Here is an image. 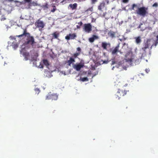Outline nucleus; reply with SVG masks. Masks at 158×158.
Segmentation results:
<instances>
[{
    "instance_id": "f257e3e1",
    "label": "nucleus",
    "mask_w": 158,
    "mask_h": 158,
    "mask_svg": "<svg viewBox=\"0 0 158 158\" xmlns=\"http://www.w3.org/2000/svg\"><path fill=\"white\" fill-rule=\"evenodd\" d=\"M131 10L135 11V13L144 17L148 14V8L144 6L139 7L137 4H133L131 6Z\"/></svg>"
},
{
    "instance_id": "f03ea898",
    "label": "nucleus",
    "mask_w": 158,
    "mask_h": 158,
    "mask_svg": "<svg viewBox=\"0 0 158 158\" xmlns=\"http://www.w3.org/2000/svg\"><path fill=\"white\" fill-rule=\"evenodd\" d=\"M23 34L16 36L19 37H22L23 36L27 37V41L24 43L25 44H30L31 45L35 43L34 39L32 36H31L30 34L27 32V29L26 28H23Z\"/></svg>"
},
{
    "instance_id": "7ed1b4c3",
    "label": "nucleus",
    "mask_w": 158,
    "mask_h": 158,
    "mask_svg": "<svg viewBox=\"0 0 158 158\" xmlns=\"http://www.w3.org/2000/svg\"><path fill=\"white\" fill-rule=\"evenodd\" d=\"M20 5H25L27 4V6L25 8L26 9H30L31 7L32 6H36L38 4L36 2H32L31 0H23V1L20 2Z\"/></svg>"
},
{
    "instance_id": "20e7f679",
    "label": "nucleus",
    "mask_w": 158,
    "mask_h": 158,
    "mask_svg": "<svg viewBox=\"0 0 158 158\" xmlns=\"http://www.w3.org/2000/svg\"><path fill=\"white\" fill-rule=\"evenodd\" d=\"M35 26L38 28L40 31L41 30L45 27V23L40 19L37 20L35 23Z\"/></svg>"
},
{
    "instance_id": "39448f33",
    "label": "nucleus",
    "mask_w": 158,
    "mask_h": 158,
    "mask_svg": "<svg viewBox=\"0 0 158 158\" xmlns=\"http://www.w3.org/2000/svg\"><path fill=\"white\" fill-rule=\"evenodd\" d=\"M127 91L124 89H119L115 95L116 98H118V99L121 97L127 94Z\"/></svg>"
},
{
    "instance_id": "423d86ee",
    "label": "nucleus",
    "mask_w": 158,
    "mask_h": 158,
    "mask_svg": "<svg viewBox=\"0 0 158 158\" xmlns=\"http://www.w3.org/2000/svg\"><path fill=\"white\" fill-rule=\"evenodd\" d=\"M58 98V96L56 94L49 93L46 96V100H56Z\"/></svg>"
},
{
    "instance_id": "0eeeda50",
    "label": "nucleus",
    "mask_w": 158,
    "mask_h": 158,
    "mask_svg": "<svg viewBox=\"0 0 158 158\" xmlns=\"http://www.w3.org/2000/svg\"><path fill=\"white\" fill-rule=\"evenodd\" d=\"M84 31L88 33H90L92 30V26L90 23L85 24L84 25Z\"/></svg>"
},
{
    "instance_id": "6e6552de",
    "label": "nucleus",
    "mask_w": 158,
    "mask_h": 158,
    "mask_svg": "<svg viewBox=\"0 0 158 158\" xmlns=\"http://www.w3.org/2000/svg\"><path fill=\"white\" fill-rule=\"evenodd\" d=\"M20 53L24 57L25 60H27L30 57V54L29 52H26L24 48H22L20 51Z\"/></svg>"
},
{
    "instance_id": "1a4fd4ad",
    "label": "nucleus",
    "mask_w": 158,
    "mask_h": 158,
    "mask_svg": "<svg viewBox=\"0 0 158 158\" xmlns=\"http://www.w3.org/2000/svg\"><path fill=\"white\" fill-rule=\"evenodd\" d=\"M119 47L120 44L119 43L115 47L113 48L111 51V53L112 55H114L116 54L118 52H119L120 53H122L121 51L119 50Z\"/></svg>"
},
{
    "instance_id": "9d476101",
    "label": "nucleus",
    "mask_w": 158,
    "mask_h": 158,
    "mask_svg": "<svg viewBox=\"0 0 158 158\" xmlns=\"http://www.w3.org/2000/svg\"><path fill=\"white\" fill-rule=\"evenodd\" d=\"M98 9L102 12L106 9L105 3L104 2H102L98 6Z\"/></svg>"
},
{
    "instance_id": "9b49d317",
    "label": "nucleus",
    "mask_w": 158,
    "mask_h": 158,
    "mask_svg": "<svg viewBox=\"0 0 158 158\" xmlns=\"http://www.w3.org/2000/svg\"><path fill=\"white\" fill-rule=\"evenodd\" d=\"M76 37L77 35L75 33L69 34L65 37V39L67 40H69L70 39H74Z\"/></svg>"
},
{
    "instance_id": "f8f14e48",
    "label": "nucleus",
    "mask_w": 158,
    "mask_h": 158,
    "mask_svg": "<svg viewBox=\"0 0 158 158\" xmlns=\"http://www.w3.org/2000/svg\"><path fill=\"white\" fill-rule=\"evenodd\" d=\"M84 66V65L83 64L79 63L78 64H75L73 66V68L77 71H80L81 69L83 68Z\"/></svg>"
},
{
    "instance_id": "ddd939ff",
    "label": "nucleus",
    "mask_w": 158,
    "mask_h": 158,
    "mask_svg": "<svg viewBox=\"0 0 158 158\" xmlns=\"http://www.w3.org/2000/svg\"><path fill=\"white\" fill-rule=\"evenodd\" d=\"M150 40H148L147 41L144 43V47H144V49H145L146 48L148 49L149 54H151V51L150 50H149L150 48H149V46L150 45Z\"/></svg>"
},
{
    "instance_id": "4468645a",
    "label": "nucleus",
    "mask_w": 158,
    "mask_h": 158,
    "mask_svg": "<svg viewBox=\"0 0 158 158\" xmlns=\"http://www.w3.org/2000/svg\"><path fill=\"white\" fill-rule=\"evenodd\" d=\"M144 47H142L140 50V51L141 52L140 53L141 54V57H144L146 56L147 51L148 49L146 48L144 49Z\"/></svg>"
},
{
    "instance_id": "2eb2a0df",
    "label": "nucleus",
    "mask_w": 158,
    "mask_h": 158,
    "mask_svg": "<svg viewBox=\"0 0 158 158\" xmlns=\"http://www.w3.org/2000/svg\"><path fill=\"white\" fill-rule=\"evenodd\" d=\"M101 45L103 49L107 50V47H109L110 46V44L106 42H103L102 43Z\"/></svg>"
},
{
    "instance_id": "dca6fc26",
    "label": "nucleus",
    "mask_w": 158,
    "mask_h": 158,
    "mask_svg": "<svg viewBox=\"0 0 158 158\" xmlns=\"http://www.w3.org/2000/svg\"><path fill=\"white\" fill-rule=\"evenodd\" d=\"M52 35L53 36V37L52 39H51V40H52V39H56L58 40H59L58 37L59 36L60 34L57 31L55 32H54L52 34Z\"/></svg>"
},
{
    "instance_id": "f3484780",
    "label": "nucleus",
    "mask_w": 158,
    "mask_h": 158,
    "mask_svg": "<svg viewBox=\"0 0 158 158\" xmlns=\"http://www.w3.org/2000/svg\"><path fill=\"white\" fill-rule=\"evenodd\" d=\"M75 62V60L72 57H70L69 58V60L66 61V63H68V65L70 66L72 63Z\"/></svg>"
},
{
    "instance_id": "a211bd4d",
    "label": "nucleus",
    "mask_w": 158,
    "mask_h": 158,
    "mask_svg": "<svg viewBox=\"0 0 158 158\" xmlns=\"http://www.w3.org/2000/svg\"><path fill=\"white\" fill-rule=\"evenodd\" d=\"M98 36L93 35L92 37L90 38L89 39V41L90 42L93 43L95 39H98Z\"/></svg>"
},
{
    "instance_id": "6ab92c4d",
    "label": "nucleus",
    "mask_w": 158,
    "mask_h": 158,
    "mask_svg": "<svg viewBox=\"0 0 158 158\" xmlns=\"http://www.w3.org/2000/svg\"><path fill=\"white\" fill-rule=\"evenodd\" d=\"M135 39V42L136 43L138 44H140L142 41L140 37H136Z\"/></svg>"
},
{
    "instance_id": "aec40b11",
    "label": "nucleus",
    "mask_w": 158,
    "mask_h": 158,
    "mask_svg": "<svg viewBox=\"0 0 158 158\" xmlns=\"http://www.w3.org/2000/svg\"><path fill=\"white\" fill-rule=\"evenodd\" d=\"M69 6L72 10H74L77 8V4L76 3H74L73 4H70L69 5Z\"/></svg>"
},
{
    "instance_id": "412c9836",
    "label": "nucleus",
    "mask_w": 158,
    "mask_h": 158,
    "mask_svg": "<svg viewBox=\"0 0 158 158\" xmlns=\"http://www.w3.org/2000/svg\"><path fill=\"white\" fill-rule=\"evenodd\" d=\"M115 33L113 31L109 32L108 33V35L112 38H113L115 36Z\"/></svg>"
},
{
    "instance_id": "4be33fe9",
    "label": "nucleus",
    "mask_w": 158,
    "mask_h": 158,
    "mask_svg": "<svg viewBox=\"0 0 158 158\" xmlns=\"http://www.w3.org/2000/svg\"><path fill=\"white\" fill-rule=\"evenodd\" d=\"M12 46L14 49H16L18 47V45L17 44H15L13 43L12 44Z\"/></svg>"
},
{
    "instance_id": "5701e85b",
    "label": "nucleus",
    "mask_w": 158,
    "mask_h": 158,
    "mask_svg": "<svg viewBox=\"0 0 158 158\" xmlns=\"http://www.w3.org/2000/svg\"><path fill=\"white\" fill-rule=\"evenodd\" d=\"M158 44V41H157V40H156L155 42L152 45H151V47L150 48V49H149V50H150L152 49V48L153 46H156Z\"/></svg>"
},
{
    "instance_id": "b1692460",
    "label": "nucleus",
    "mask_w": 158,
    "mask_h": 158,
    "mask_svg": "<svg viewBox=\"0 0 158 158\" xmlns=\"http://www.w3.org/2000/svg\"><path fill=\"white\" fill-rule=\"evenodd\" d=\"M80 80L82 81H88V79L87 77H83L80 78Z\"/></svg>"
},
{
    "instance_id": "393cba45",
    "label": "nucleus",
    "mask_w": 158,
    "mask_h": 158,
    "mask_svg": "<svg viewBox=\"0 0 158 158\" xmlns=\"http://www.w3.org/2000/svg\"><path fill=\"white\" fill-rule=\"evenodd\" d=\"M44 64L46 65H49V64L48 61L46 60H43Z\"/></svg>"
},
{
    "instance_id": "a878e982",
    "label": "nucleus",
    "mask_w": 158,
    "mask_h": 158,
    "mask_svg": "<svg viewBox=\"0 0 158 158\" xmlns=\"http://www.w3.org/2000/svg\"><path fill=\"white\" fill-rule=\"evenodd\" d=\"M80 52H77L75 53L73 55V56L75 58H76L80 54Z\"/></svg>"
},
{
    "instance_id": "bb28decb",
    "label": "nucleus",
    "mask_w": 158,
    "mask_h": 158,
    "mask_svg": "<svg viewBox=\"0 0 158 158\" xmlns=\"http://www.w3.org/2000/svg\"><path fill=\"white\" fill-rule=\"evenodd\" d=\"M52 7H53V8L52 10H51V12H54L56 11V7L55 6H53Z\"/></svg>"
},
{
    "instance_id": "cd10ccee",
    "label": "nucleus",
    "mask_w": 158,
    "mask_h": 158,
    "mask_svg": "<svg viewBox=\"0 0 158 158\" xmlns=\"http://www.w3.org/2000/svg\"><path fill=\"white\" fill-rule=\"evenodd\" d=\"M35 91L36 93H37V94H38L40 91L39 89L37 88L35 89Z\"/></svg>"
},
{
    "instance_id": "c85d7f7f",
    "label": "nucleus",
    "mask_w": 158,
    "mask_h": 158,
    "mask_svg": "<svg viewBox=\"0 0 158 158\" xmlns=\"http://www.w3.org/2000/svg\"><path fill=\"white\" fill-rule=\"evenodd\" d=\"M123 82H118V83H119V85L120 86V85L121 86H126L127 85V84H125V85H122V83Z\"/></svg>"
},
{
    "instance_id": "c756f323",
    "label": "nucleus",
    "mask_w": 158,
    "mask_h": 158,
    "mask_svg": "<svg viewBox=\"0 0 158 158\" xmlns=\"http://www.w3.org/2000/svg\"><path fill=\"white\" fill-rule=\"evenodd\" d=\"M158 6V3L157 2L155 3L152 5V6L153 7H156Z\"/></svg>"
},
{
    "instance_id": "7c9ffc66",
    "label": "nucleus",
    "mask_w": 158,
    "mask_h": 158,
    "mask_svg": "<svg viewBox=\"0 0 158 158\" xmlns=\"http://www.w3.org/2000/svg\"><path fill=\"white\" fill-rule=\"evenodd\" d=\"M6 18L3 15L1 17V18L0 19L1 21H3L6 19Z\"/></svg>"
},
{
    "instance_id": "2f4dec72",
    "label": "nucleus",
    "mask_w": 158,
    "mask_h": 158,
    "mask_svg": "<svg viewBox=\"0 0 158 158\" xmlns=\"http://www.w3.org/2000/svg\"><path fill=\"white\" fill-rule=\"evenodd\" d=\"M77 51L78 52H80V53L81 52V48H80L78 47L77 48Z\"/></svg>"
},
{
    "instance_id": "473e14b6",
    "label": "nucleus",
    "mask_w": 158,
    "mask_h": 158,
    "mask_svg": "<svg viewBox=\"0 0 158 158\" xmlns=\"http://www.w3.org/2000/svg\"><path fill=\"white\" fill-rule=\"evenodd\" d=\"M129 0H123V2L124 3H126L128 2Z\"/></svg>"
},
{
    "instance_id": "72a5a7b5",
    "label": "nucleus",
    "mask_w": 158,
    "mask_h": 158,
    "mask_svg": "<svg viewBox=\"0 0 158 158\" xmlns=\"http://www.w3.org/2000/svg\"><path fill=\"white\" fill-rule=\"evenodd\" d=\"M97 0H92V2L93 3H95V2L97 1Z\"/></svg>"
},
{
    "instance_id": "f704fd0d",
    "label": "nucleus",
    "mask_w": 158,
    "mask_h": 158,
    "mask_svg": "<svg viewBox=\"0 0 158 158\" xmlns=\"http://www.w3.org/2000/svg\"><path fill=\"white\" fill-rule=\"evenodd\" d=\"M143 24L142 23H141L140 24L139 26L138 27V28H141V25H142Z\"/></svg>"
},
{
    "instance_id": "c9c22d12",
    "label": "nucleus",
    "mask_w": 158,
    "mask_h": 158,
    "mask_svg": "<svg viewBox=\"0 0 158 158\" xmlns=\"http://www.w3.org/2000/svg\"><path fill=\"white\" fill-rule=\"evenodd\" d=\"M78 24L80 25V26H81L82 25V23L81 22H80L78 23Z\"/></svg>"
},
{
    "instance_id": "e433bc0d",
    "label": "nucleus",
    "mask_w": 158,
    "mask_h": 158,
    "mask_svg": "<svg viewBox=\"0 0 158 158\" xmlns=\"http://www.w3.org/2000/svg\"><path fill=\"white\" fill-rule=\"evenodd\" d=\"M115 63V62L114 60H113L112 62L111 65H113Z\"/></svg>"
},
{
    "instance_id": "4c0bfd02",
    "label": "nucleus",
    "mask_w": 158,
    "mask_h": 158,
    "mask_svg": "<svg viewBox=\"0 0 158 158\" xmlns=\"http://www.w3.org/2000/svg\"><path fill=\"white\" fill-rule=\"evenodd\" d=\"M145 71L146 72V73H148L149 71V70L147 69H146L145 70Z\"/></svg>"
},
{
    "instance_id": "58836bf2",
    "label": "nucleus",
    "mask_w": 158,
    "mask_h": 158,
    "mask_svg": "<svg viewBox=\"0 0 158 158\" xmlns=\"http://www.w3.org/2000/svg\"><path fill=\"white\" fill-rule=\"evenodd\" d=\"M105 1L106 2L107 4H108L109 2V0H105Z\"/></svg>"
},
{
    "instance_id": "ea45409f",
    "label": "nucleus",
    "mask_w": 158,
    "mask_h": 158,
    "mask_svg": "<svg viewBox=\"0 0 158 158\" xmlns=\"http://www.w3.org/2000/svg\"><path fill=\"white\" fill-rule=\"evenodd\" d=\"M108 63V61H103V63L105 64H107Z\"/></svg>"
},
{
    "instance_id": "a19ab883",
    "label": "nucleus",
    "mask_w": 158,
    "mask_h": 158,
    "mask_svg": "<svg viewBox=\"0 0 158 158\" xmlns=\"http://www.w3.org/2000/svg\"><path fill=\"white\" fill-rule=\"evenodd\" d=\"M10 38H11V39H15V37H14L13 36H10Z\"/></svg>"
},
{
    "instance_id": "79ce46f5",
    "label": "nucleus",
    "mask_w": 158,
    "mask_h": 158,
    "mask_svg": "<svg viewBox=\"0 0 158 158\" xmlns=\"http://www.w3.org/2000/svg\"><path fill=\"white\" fill-rule=\"evenodd\" d=\"M48 4L47 3H46V5L45 6L47 8L48 7Z\"/></svg>"
},
{
    "instance_id": "37998d69",
    "label": "nucleus",
    "mask_w": 158,
    "mask_h": 158,
    "mask_svg": "<svg viewBox=\"0 0 158 158\" xmlns=\"http://www.w3.org/2000/svg\"><path fill=\"white\" fill-rule=\"evenodd\" d=\"M77 27L78 29H79L80 28V26H79L77 25Z\"/></svg>"
},
{
    "instance_id": "c03bdc74",
    "label": "nucleus",
    "mask_w": 158,
    "mask_h": 158,
    "mask_svg": "<svg viewBox=\"0 0 158 158\" xmlns=\"http://www.w3.org/2000/svg\"><path fill=\"white\" fill-rule=\"evenodd\" d=\"M40 68H43V66L42 65H40Z\"/></svg>"
},
{
    "instance_id": "a18cd8bd",
    "label": "nucleus",
    "mask_w": 158,
    "mask_h": 158,
    "mask_svg": "<svg viewBox=\"0 0 158 158\" xmlns=\"http://www.w3.org/2000/svg\"><path fill=\"white\" fill-rule=\"evenodd\" d=\"M6 1H8L9 2H11L12 1H13L12 0H6Z\"/></svg>"
},
{
    "instance_id": "49530a36",
    "label": "nucleus",
    "mask_w": 158,
    "mask_h": 158,
    "mask_svg": "<svg viewBox=\"0 0 158 158\" xmlns=\"http://www.w3.org/2000/svg\"><path fill=\"white\" fill-rule=\"evenodd\" d=\"M156 38H157V40H157V41H158V35L157 36Z\"/></svg>"
},
{
    "instance_id": "de8ad7c7",
    "label": "nucleus",
    "mask_w": 158,
    "mask_h": 158,
    "mask_svg": "<svg viewBox=\"0 0 158 158\" xmlns=\"http://www.w3.org/2000/svg\"><path fill=\"white\" fill-rule=\"evenodd\" d=\"M16 2H18V1H16Z\"/></svg>"
}]
</instances>
